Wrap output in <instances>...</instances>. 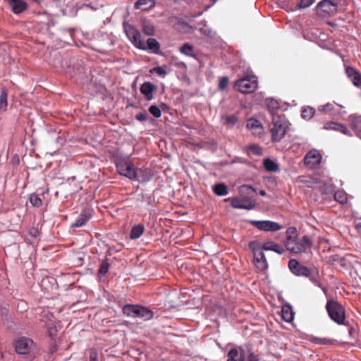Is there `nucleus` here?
I'll list each match as a JSON object with an SVG mask.
<instances>
[{"mask_svg":"<svg viewBox=\"0 0 361 361\" xmlns=\"http://www.w3.org/2000/svg\"><path fill=\"white\" fill-rule=\"evenodd\" d=\"M213 2H216L217 0H212Z\"/></svg>","mask_w":361,"mask_h":361,"instance_id":"e2e57ef3","label":"nucleus"},{"mask_svg":"<svg viewBox=\"0 0 361 361\" xmlns=\"http://www.w3.org/2000/svg\"><path fill=\"white\" fill-rule=\"evenodd\" d=\"M125 31L128 38L137 48L142 50L149 49L154 54L159 53L160 44L156 39L149 38L145 42L140 32L132 25L125 27Z\"/></svg>","mask_w":361,"mask_h":361,"instance_id":"f03ea898","label":"nucleus"},{"mask_svg":"<svg viewBox=\"0 0 361 361\" xmlns=\"http://www.w3.org/2000/svg\"><path fill=\"white\" fill-rule=\"evenodd\" d=\"M328 25H331V26H334L335 24L332 22H328Z\"/></svg>","mask_w":361,"mask_h":361,"instance_id":"052dcab7","label":"nucleus"},{"mask_svg":"<svg viewBox=\"0 0 361 361\" xmlns=\"http://www.w3.org/2000/svg\"><path fill=\"white\" fill-rule=\"evenodd\" d=\"M32 344V339L27 337H20L15 342V350L18 354L26 355L30 353Z\"/></svg>","mask_w":361,"mask_h":361,"instance_id":"9d476101","label":"nucleus"},{"mask_svg":"<svg viewBox=\"0 0 361 361\" xmlns=\"http://www.w3.org/2000/svg\"><path fill=\"white\" fill-rule=\"evenodd\" d=\"M334 110V105L331 103H327L324 105L318 106V111L329 115H333Z\"/></svg>","mask_w":361,"mask_h":361,"instance_id":"c9c22d12","label":"nucleus"},{"mask_svg":"<svg viewBox=\"0 0 361 361\" xmlns=\"http://www.w3.org/2000/svg\"><path fill=\"white\" fill-rule=\"evenodd\" d=\"M250 149L255 151V154H261V148L257 145H252L250 147Z\"/></svg>","mask_w":361,"mask_h":361,"instance_id":"864d4df0","label":"nucleus"},{"mask_svg":"<svg viewBox=\"0 0 361 361\" xmlns=\"http://www.w3.org/2000/svg\"><path fill=\"white\" fill-rule=\"evenodd\" d=\"M338 6L329 0H323L317 6V15L323 18L331 17L338 12Z\"/></svg>","mask_w":361,"mask_h":361,"instance_id":"0eeeda50","label":"nucleus"},{"mask_svg":"<svg viewBox=\"0 0 361 361\" xmlns=\"http://www.w3.org/2000/svg\"><path fill=\"white\" fill-rule=\"evenodd\" d=\"M30 234L33 236V237H37L39 234V232L36 230V231H34L33 232L32 231H30Z\"/></svg>","mask_w":361,"mask_h":361,"instance_id":"6e6d98bb","label":"nucleus"},{"mask_svg":"<svg viewBox=\"0 0 361 361\" xmlns=\"http://www.w3.org/2000/svg\"><path fill=\"white\" fill-rule=\"evenodd\" d=\"M240 350H241L240 361H259L257 355H256L250 348L240 347Z\"/></svg>","mask_w":361,"mask_h":361,"instance_id":"aec40b11","label":"nucleus"},{"mask_svg":"<svg viewBox=\"0 0 361 361\" xmlns=\"http://www.w3.org/2000/svg\"><path fill=\"white\" fill-rule=\"evenodd\" d=\"M352 330H353V329H350V331H349L350 334H351Z\"/></svg>","mask_w":361,"mask_h":361,"instance_id":"680f3d73","label":"nucleus"},{"mask_svg":"<svg viewBox=\"0 0 361 361\" xmlns=\"http://www.w3.org/2000/svg\"><path fill=\"white\" fill-rule=\"evenodd\" d=\"M345 74L355 86L359 87L361 85V74L355 68L347 66Z\"/></svg>","mask_w":361,"mask_h":361,"instance_id":"2eb2a0df","label":"nucleus"},{"mask_svg":"<svg viewBox=\"0 0 361 361\" xmlns=\"http://www.w3.org/2000/svg\"><path fill=\"white\" fill-rule=\"evenodd\" d=\"M248 245H249V247L253 252L254 255H255V254L257 252H261L263 250L262 249V246L257 241H251L250 243H249Z\"/></svg>","mask_w":361,"mask_h":361,"instance_id":"4c0bfd02","label":"nucleus"},{"mask_svg":"<svg viewBox=\"0 0 361 361\" xmlns=\"http://www.w3.org/2000/svg\"><path fill=\"white\" fill-rule=\"evenodd\" d=\"M151 73H157L158 75L161 77H165L166 75V71L161 66H156L150 70Z\"/></svg>","mask_w":361,"mask_h":361,"instance_id":"37998d69","label":"nucleus"},{"mask_svg":"<svg viewBox=\"0 0 361 361\" xmlns=\"http://www.w3.org/2000/svg\"><path fill=\"white\" fill-rule=\"evenodd\" d=\"M355 229L357 233L361 235V223H357L355 224Z\"/></svg>","mask_w":361,"mask_h":361,"instance_id":"5fc2aeb1","label":"nucleus"},{"mask_svg":"<svg viewBox=\"0 0 361 361\" xmlns=\"http://www.w3.org/2000/svg\"><path fill=\"white\" fill-rule=\"evenodd\" d=\"M144 231L145 227L142 224H137L133 226L130 233V238L133 240L139 238L144 233Z\"/></svg>","mask_w":361,"mask_h":361,"instance_id":"c85d7f7f","label":"nucleus"},{"mask_svg":"<svg viewBox=\"0 0 361 361\" xmlns=\"http://www.w3.org/2000/svg\"><path fill=\"white\" fill-rule=\"evenodd\" d=\"M149 111L155 118H159L161 116V109L156 105L150 106Z\"/></svg>","mask_w":361,"mask_h":361,"instance_id":"79ce46f5","label":"nucleus"},{"mask_svg":"<svg viewBox=\"0 0 361 361\" xmlns=\"http://www.w3.org/2000/svg\"><path fill=\"white\" fill-rule=\"evenodd\" d=\"M109 268V264L108 263L107 259L104 260L99 267V275L101 276H104L108 272Z\"/></svg>","mask_w":361,"mask_h":361,"instance_id":"58836bf2","label":"nucleus"},{"mask_svg":"<svg viewBox=\"0 0 361 361\" xmlns=\"http://www.w3.org/2000/svg\"><path fill=\"white\" fill-rule=\"evenodd\" d=\"M116 169L118 173L130 180H139L140 173L143 171L137 170L133 164L128 160L121 159L116 162Z\"/></svg>","mask_w":361,"mask_h":361,"instance_id":"20e7f679","label":"nucleus"},{"mask_svg":"<svg viewBox=\"0 0 361 361\" xmlns=\"http://www.w3.org/2000/svg\"><path fill=\"white\" fill-rule=\"evenodd\" d=\"M228 85V77H221L219 79V86H218L219 90H224V89H226Z\"/></svg>","mask_w":361,"mask_h":361,"instance_id":"49530a36","label":"nucleus"},{"mask_svg":"<svg viewBox=\"0 0 361 361\" xmlns=\"http://www.w3.org/2000/svg\"><path fill=\"white\" fill-rule=\"evenodd\" d=\"M259 194L261 195V196H265L267 195V192L265 190H261L259 192Z\"/></svg>","mask_w":361,"mask_h":361,"instance_id":"13d9d810","label":"nucleus"},{"mask_svg":"<svg viewBox=\"0 0 361 361\" xmlns=\"http://www.w3.org/2000/svg\"><path fill=\"white\" fill-rule=\"evenodd\" d=\"M262 249L263 250L274 251L280 255L284 252V250L280 245L272 241H268L263 243V245H262Z\"/></svg>","mask_w":361,"mask_h":361,"instance_id":"393cba45","label":"nucleus"},{"mask_svg":"<svg viewBox=\"0 0 361 361\" xmlns=\"http://www.w3.org/2000/svg\"><path fill=\"white\" fill-rule=\"evenodd\" d=\"M221 121L227 128H232L237 123L238 118L235 115H226L221 117Z\"/></svg>","mask_w":361,"mask_h":361,"instance_id":"cd10ccee","label":"nucleus"},{"mask_svg":"<svg viewBox=\"0 0 361 361\" xmlns=\"http://www.w3.org/2000/svg\"><path fill=\"white\" fill-rule=\"evenodd\" d=\"M214 192L219 196H224L228 194V188L224 183H217L213 187Z\"/></svg>","mask_w":361,"mask_h":361,"instance_id":"7c9ffc66","label":"nucleus"},{"mask_svg":"<svg viewBox=\"0 0 361 361\" xmlns=\"http://www.w3.org/2000/svg\"><path fill=\"white\" fill-rule=\"evenodd\" d=\"M30 202L34 207H40L42 205V200L36 194H31L30 196Z\"/></svg>","mask_w":361,"mask_h":361,"instance_id":"ea45409f","label":"nucleus"},{"mask_svg":"<svg viewBox=\"0 0 361 361\" xmlns=\"http://www.w3.org/2000/svg\"><path fill=\"white\" fill-rule=\"evenodd\" d=\"M8 91L6 87L1 89L0 93V111H5L7 109L8 106Z\"/></svg>","mask_w":361,"mask_h":361,"instance_id":"a878e982","label":"nucleus"},{"mask_svg":"<svg viewBox=\"0 0 361 361\" xmlns=\"http://www.w3.org/2000/svg\"><path fill=\"white\" fill-rule=\"evenodd\" d=\"M9 5L14 13L18 14L25 11L27 5L23 0H9Z\"/></svg>","mask_w":361,"mask_h":361,"instance_id":"412c9836","label":"nucleus"},{"mask_svg":"<svg viewBox=\"0 0 361 361\" xmlns=\"http://www.w3.org/2000/svg\"><path fill=\"white\" fill-rule=\"evenodd\" d=\"M147 202L149 205L152 204V200L150 196H147Z\"/></svg>","mask_w":361,"mask_h":361,"instance_id":"4d7b16f0","label":"nucleus"},{"mask_svg":"<svg viewBox=\"0 0 361 361\" xmlns=\"http://www.w3.org/2000/svg\"><path fill=\"white\" fill-rule=\"evenodd\" d=\"M315 110L310 106H305L302 109L301 116L304 119L310 120L314 114Z\"/></svg>","mask_w":361,"mask_h":361,"instance_id":"72a5a7b5","label":"nucleus"},{"mask_svg":"<svg viewBox=\"0 0 361 361\" xmlns=\"http://www.w3.org/2000/svg\"><path fill=\"white\" fill-rule=\"evenodd\" d=\"M246 126L248 129L253 130V133H260L262 130L260 121L254 118H250L247 121Z\"/></svg>","mask_w":361,"mask_h":361,"instance_id":"4be33fe9","label":"nucleus"},{"mask_svg":"<svg viewBox=\"0 0 361 361\" xmlns=\"http://www.w3.org/2000/svg\"><path fill=\"white\" fill-rule=\"evenodd\" d=\"M241 357V350L240 348H231L227 354V361H240Z\"/></svg>","mask_w":361,"mask_h":361,"instance_id":"c756f323","label":"nucleus"},{"mask_svg":"<svg viewBox=\"0 0 361 361\" xmlns=\"http://www.w3.org/2000/svg\"><path fill=\"white\" fill-rule=\"evenodd\" d=\"M251 225L256 227L257 229L263 231H277L282 228V226L279 224L266 220V221H257V220H251L250 221Z\"/></svg>","mask_w":361,"mask_h":361,"instance_id":"6e6552de","label":"nucleus"},{"mask_svg":"<svg viewBox=\"0 0 361 361\" xmlns=\"http://www.w3.org/2000/svg\"><path fill=\"white\" fill-rule=\"evenodd\" d=\"M264 166L267 171L270 172H276L279 170L278 164L270 159L264 160Z\"/></svg>","mask_w":361,"mask_h":361,"instance_id":"473e14b6","label":"nucleus"},{"mask_svg":"<svg viewBox=\"0 0 361 361\" xmlns=\"http://www.w3.org/2000/svg\"><path fill=\"white\" fill-rule=\"evenodd\" d=\"M310 341L315 344L317 345H334L336 343V341L328 338H322V337H317V336H312L310 338Z\"/></svg>","mask_w":361,"mask_h":361,"instance_id":"bb28decb","label":"nucleus"},{"mask_svg":"<svg viewBox=\"0 0 361 361\" xmlns=\"http://www.w3.org/2000/svg\"><path fill=\"white\" fill-rule=\"evenodd\" d=\"M90 361H99V354L97 350L92 349L90 353Z\"/></svg>","mask_w":361,"mask_h":361,"instance_id":"09e8293b","label":"nucleus"},{"mask_svg":"<svg viewBox=\"0 0 361 361\" xmlns=\"http://www.w3.org/2000/svg\"><path fill=\"white\" fill-rule=\"evenodd\" d=\"M143 172L140 173V177L138 181L144 182L147 181L150 178L149 176L147 175V172L145 170L141 169Z\"/></svg>","mask_w":361,"mask_h":361,"instance_id":"603ef678","label":"nucleus"},{"mask_svg":"<svg viewBox=\"0 0 361 361\" xmlns=\"http://www.w3.org/2000/svg\"><path fill=\"white\" fill-rule=\"evenodd\" d=\"M231 204L233 208L237 209H251L255 207V204L247 198H233Z\"/></svg>","mask_w":361,"mask_h":361,"instance_id":"4468645a","label":"nucleus"},{"mask_svg":"<svg viewBox=\"0 0 361 361\" xmlns=\"http://www.w3.org/2000/svg\"><path fill=\"white\" fill-rule=\"evenodd\" d=\"M179 50L182 54L188 56L195 57L194 48L188 43H185L182 47H180Z\"/></svg>","mask_w":361,"mask_h":361,"instance_id":"2f4dec72","label":"nucleus"},{"mask_svg":"<svg viewBox=\"0 0 361 361\" xmlns=\"http://www.w3.org/2000/svg\"><path fill=\"white\" fill-rule=\"evenodd\" d=\"M254 264L259 271H264L268 267V263L263 252H257L254 255Z\"/></svg>","mask_w":361,"mask_h":361,"instance_id":"f3484780","label":"nucleus"},{"mask_svg":"<svg viewBox=\"0 0 361 361\" xmlns=\"http://www.w3.org/2000/svg\"><path fill=\"white\" fill-rule=\"evenodd\" d=\"M321 192L322 194H332L334 192L333 188L331 185H324L321 188Z\"/></svg>","mask_w":361,"mask_h":361,"instance_id":"3c124183","label":"nucleus"},{"mask_svg":"<svg viewBox=\"0 0 361 361\" xmlns=\"http://www.w3.org/2000/svg\"><path fill=\"white\" fill-rule=\"evenodd\" d=\"M258 85L257 78L255 75L246 76L238 80L235 82L237 89L243 93L250 94L256 90Z\"/></svg>","mask_w":361,"mask_h":361,"instance_id":"423d86ee","label":"nucleus"},{"mask_svg":"<svg viewBox=\"0 0 361 361\" xmlns=\"http://www.w3.org/2000/svg\"><path fill=\"white\" fill-rule=\"evenodd\" d=\"M92 217V212L89 209H84L77 220L72 224V227L79 228L87 224Z\"/></svg>","mask_w":361,"mask_h":361,"instance_id":"dca6fc26","label":"nucleus"},{"mask_svg":"<svg viewBox=\"0 0 361 361\" xmlns=\"http://www.w3.org/2000/svg\"><path fill=\"white\" fill-rule=\"evenodd\" d=\"M286 234V239H296L298 235L297 229L295 227H289L287 228Z\"/></svg>","mask_w":361,"mask_h":361,"instance_id":"a19ab883","label":"nucleus"},{"mask_svg":"<svg viewBox=\"0 0 361 361\" xmlns=\"http://www.w3.org/2000/svg\"><path fill=\"white\" fill-rule=\"evenodd\" d=\"M142 31L147 35H153L154 33V27L149 21L145 20L142 22Z\"/></svg>","mask_w":361,"mask_h":361,"instance_id":"f704fd0d","label":"nucleus"},{"mask_svg":"<svg viewBox=\"0 0 361 361\" xmlns=\"http://www.w3.org/2000/svg\"><path fill=\"white\" fill-rule=\"evenodd\" d=\"M334 198L336 201L340 202L341 204H344L347 202L346 194L341 190L334 192Z\"/></svg>","mask_w":361,"mask_h":361,"instance_id":"e433bc0d","label":"nucleus"},{"mask_svg":"<svg viewBox=\"0 0 361 361\" xmlns=\"http://www.w3.org/2000/svg\"><path fill=\"white\" fill-rule=\"evenodd\" d=\"M272 109L269 111L272 116V121L269 126L273 142H280L285 136L288 129L289 123L283 114L279 115L275 113L274 108L279 109V104L276 102L272 104Z\"/></svg>","mask_w":361,"mask_h":361,"instance_id":"f257e3e1","label":"nucleus"},{"mask_svg":"<svg viewBox=\"0 0 361 361\" xmlns=\"http://www.w3.org/2000/svg\"><path fill=\"white\" fill-rule=\"evenodd\" d=\"M310 279L314 283L319 285V281H318V271H313L311 269V274L308 276Z\"/></svg>","mask_w":361,"mask_h":361,"instance_id":"de8ad7c7","label":"nucleus"},{"mask_svg":"<svg viewBox=\"0 0 361 361\" xmlns=\"http://www.w3.org/2000/svg\"><path fill=\"white\" fill-rule=\"evenodd\" d=\"M122 310L123 313L128 317H140L145 320H148L153 317V312L150 310L138 305H125Z\"/></svg>","mask_w":361,"mask_h":361,"instance_id":"39448f33","label":"nucleus"},{"mask_svg":"<svg viewBox=\"0 0 361 361\" xmlns=\"http://www.w3.org/2000/svg\"><path fill=\"white\" fill-rule=\"evenodd\" d=\"M178 66L179 67H186L185 64L183 63V62H180L179 64H178Z\"/></svg>","mask_w":361,"mask_h":361,"instance_id":"bf43d9fd","label":"nucleus"},{"mask_svg":"<svg viewBox=\"0 0 361 361\" xmlns=\"http://www.w3.org/2000/svg\"><path fill=\"white\" fill-rule=\"evenodd\" d=\"M295 239H286L285 240V246L286 247V249L288 250H290L293 252H294V250H295Z\"/></svg>","mask_w":361,"mask_h":361,"instance_id":"c03bdc74","label":"nucleus"},{"mask_svg":"<svg viewBox=\"0 0 361 361\" xmlns=\"http://www.w3.org/2000/svg\"><path fill=\"white\" fill-rule=\"evenodd\" d=\"M157 87L151 82H145L140 86V90L147 101L154 99V93L157 91Z\"/></svg>","mask_w":361,"mask_h":361,"instance_id":"f8f14e48","label":"nucleus"},{"mask_svg":"<svg viewBox=\"0 0 361 361\" xmlns=\"http://www.w3.org/2000/svg\"><path fill=\"white\" fill-rule=\"evenodd\" d=\"M312 246V241L307 235H304L299 240L295 239L294 253L305 252L307 248H311Z\"/></svg>","mask_w":361,"mask_h":361,"instance_id":"ddd939ff","label":"nucleus"},{"mask_svg":"<svg viewBox=\"0 0 361 361\" xmlns=\"http://www.w3.org/2000/svg\"><path fill=\"white\" fill-rule=\"evenodd\" d=\"M314 3V0H300L298 3L299 8H305L310 6Z\"/></svg>","mask_w":361,"mask_h":361,"instance_id":"a18cd8bd","label":"nucleus"},{"mask_svg":"<svg viewBox=\"0 0 361 361\" xmlns=\"http://www.w3.org/2000/svg\"><path fill=\"white\" fill-rule=\"evenodd\" d=\"M281 317L285 322H290L293 320L294 314L290 305H284L281 308Z\"/></svg>","mask_w":361,"mask_h":361,"instance_id":"b1692460","label":"nucleus"},{"mask_svg":"<svg viewBox=\"0 0 361 361\" xmlns=\"http://www.w3.org/2000/svg\"><path fill=\"white\" fill-rule=\"evenodd\" d=\"M322 160V156L320 153L316 150H310L304 157V164L307 166L312 167L319 165Z\"/></svg>","mask_w":361,"mask_h":361,"instance_id":"9b49d317","label":"nucleus"},{"mask_svg":"<svg viewBox=\"0 0 361 361\" xmlns=\"http://www.w3.org/2000/svg\"><path fill=\"white\" fill-rule=\"evenodd\" d=\"M326 309L331 319L336 324L346 325L345 323V308L337 301L329 300L326 305Z\"/></svg>","mask_w":361,"mask_h":361,"instance_id":"7ed1b4c3","label":"nucleus"},{"mask_svg":"<svg viewBox=\"0 0 361 361\" xmlns=\"http://www.w3.org/2000/svg\"><path fill=\"white\" fill-rule=\"evenodd\" d=\"M288 267L291 272L298 276H309L311 269L300 264L296 259H291L288 262Z\"/></svg>","mask_w":361,"mask_h":361,"instance_id":"1a4fd4ad","label":"nucleus"},{"mask_svg":"<svg viewBox=\"0 0 361 361\" xmlns=\"http://www.w3.org/2000/svg\"><path fill=\"white\" fill-rule=\"evenodd\" d=\"M324 128L326 130H333L341 132V133L346 135H350V131L348 130L347 127L342 123L330 121V122L325 123Z\"/></svg>","mask_w":361,"mask_h":361,"instance_id":"a211bd4d","label":"nucleus"},{"mask_svg":"<svg viewBox=\"0 0 361 361\" xmlns=\"http://www.w3.org/2000/svg\"><path fill=\"white\" fill-rule=\"evenodd\" d=\"M156 4L155 0H138L135 4V8L136 9H142V11H148L153 7H154Z\"/></svg>","mask_w":361,"mask_h":361,"instance_id":"5701e85b","label":"nucleus"},{"mask_svg":"<svg viewBox=\"0 0 361 361\" xmlns=\"http://www.w3.org/2000/svg\"><path fill=\"white\" fill-rule=\"evenodd\" d=\"M135 118L139 121H145L148 119V115L145 112H140L135 116Z\"/></svg>","mask_w":361,"mask_h":361,"instance_id":"8fccbe9b","label":"nucleus"},{"mask_svg":"<svg viewBox=\"0 0 361 361\" xmlns=\"http://www.w3.org/2000/svg\"><path fill=\"white\" fill-rule=\"evenodd\" d=\"M350 126L356 132L357 135L361 136V116L350 115L349 116Z\"/></svg>","mask_w":361,"mask_h":361,"instance_id":"6ab92c4d","label":"nucleus"}]
</instances>
